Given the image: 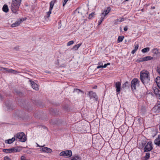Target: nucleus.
<instances>
[{
  "instance_id": "f257e3e1",
  "label": "nucleus",
  "mask_w": 160,
  "mask_h": 160,
  "mask_svg": "<svg viewBox=\"0 0 160 160\" xmlns=\"http://www.w3.org/2000/svg\"><path fill=\"white\" fill-rule=\"evenodd\" d=\"M22 0H12L11 6V9L13 13L18 14L19 6L21 4Z\"/></svg>"
},
{
  "instance_id": "f03ea898",
  "label": "nucleus",
  "mask_w": 160,
  "mask_h": 160,
  "mask_svg": "<svg viewBox=\"0 0 160 160\" xmlns=\"http://www.w3.org/2000/svg\"><path fill=\"white\" fill-rule=\"evenodd\" d=\"M14 137L18 139L20 141L23 142H25L27 139L25 134L23 132L17 133Z\"/></svg>"
},
{
  "instance_id": "7ed1b4c3",
  "label": "nucleus",
  "mask_w": 160,
  "mask_h": 160,
  "mask_svg": "<svg viewBox=\"0 0 160 160\" xmlns=\"http://www.w3.org/2000/svg\"><path fill=\"white\" fill-rule=\"evenodd\" d=\"M139 81L136 78H134L131 82V88L132 90H136L139 86Z\"/></svg>"
},
{
  "instance_id": "20e7f679",
  "label": "nucleus",
  "mask_w": 160,
  "mask_h": 160,
  "mask_svg": "<svg viewBox=\"0 0 160 160\" xmlns=\"http://www.w3.org/2000/svg\"><path fill=\"white\" fill-rule=\"evenodd\" d=\"M140 78L141 80L143 83L146 81H147L149 79L148 73L141 72L140 75Z\"/></svg>"
},
{
  "instance_id": "39448f33",
  "label": "nucleus",
  "mask_w": 160,
  "mask_h": 160,
  "mask_svg": "<svg viewBox=\"0 0 160 160\" xmlns=\"http://www.w3.org/2000/svg\"><path fill=\"white\" fill-rule=\"evenodd\" d=\"M153 148V145L152 142L150 141L148 142L144 148V152H147L151 151Z\"/></svg>"
},
{
  "instance_id": "423d86ee",
  "label": "nucleus",
  "mask_w": 160,
  "mask_h": 160,
  "mask_svg": "<svg viewBox=\"0 0 160 160\" xmlns=\"http://www.w3.org/2000/svg\"><path fill=\"white\" fill-rule=\"evenodd\" d=\"M3 151V152L7 153H11L19 152L20 151V150L16 148H11L4 149Z\"/></svg>"
},
{
  "instance_id": "0eeeda50",
  "label": "nucleus",
  "mask_w": 160,
  "mask_h": 160,
  "mask_svg": "<svg viewBox=\"0 0 160 160\" xmlns=\"http://www.w3.org/2000/svg\"><path fill=\"white\" fill-rule=\"evenodd\" d=\"M72 155V152L71 150H67L62 151L60 152V155L62 156H66L67 157H70Z\"/></svg>"
},
{
  "instance_id": "6e6552de",
  "label": "nucleus",
  "mask_w": 160,
  "mask_h": 160,
  "mask_svg": "<svg viewBox=\"0 0 160 160\" xmlns=\"http://www.w3.org/2000/svg\"><path fill=\"white\" fill-rule=\"evenodd\" d=\"M111 10V8L110 7H108L106 9L104 10L103 11V12L101 14V15H103V16L106 18V15H107L110 12Z\"/></svg>"
},
{
  "instance_id": "1a4fd4ad",
  "label": "nucleus",
  "mask_w": 160,
  "mask_h": 160,
  "mask_svg": "<svg viewBox=\"0 0 160 160\" xmlns=\"http://www.w3.org/2000/svg\"><path fill=\"white\" fill-rule=\"evenodd\" d=\"M121 82H117L115 83V87L116 88V91L118 93L120 92L121 91Z\"/></svg>"
},
{
  "instance_id": "9d476101",
  "label": "nucleus",
  "mask_w": 160,
  "mask_h": 160,
  "mask_svg": "<svg viewBox=\"0 0 160 160\" xmlns=\"http://www.w3.org/2000/svg\"><path fill=\"white\" fill-rule=\"evenodd\" d=\"M31 86L32 88L36 90H38V85L35 83L34 81H30Z\"/></svg>"
},
{
  "instance_id": "9b49d317",
  "label": "nucleus",
  "mask_w": 160,
  "mask_h": 160,
  "mask_svg": "<svg viewBox=\"0 0 160 160\" xmlns=\"http://www.w3.org/2000/svg\"><path fill=\"white\" fill-rule=\"evenodd\" d=\"M22 20L20 19L19 20L16 21L15 22L12 24L11 26L12 27H15L18 26L22 22Z\"/></svg>"
},
{
  "instance_id": "f8f14e48",
  "label": "nucleus",
  "mask_w": 160,
  "mask_h": 160,
  "mask_svg": "<svg viewBox=\"0 0 160 160\" xmlns=\"http://www.w3.org/2000/svg\"><path fill=\"white\" fill-rule=\"evenodd\" d=\"M154 144L158 146H160V135L154 140Z\"/></svg>"
},
{
  "instance_id": "ddd939ff",
  "label": "nucleus",
  "mask_w": 160,
  "mask_h": 160,
  "mask_svg": "<svg viewBox=\"0 0 160 160\" xmlns=\"http://www.w3.org/2000/svg\"><path fill=\"white\" fill-rule=\"evenodd\" d=\"M41 151L47 153L51 152H52V150L51 149L47 147L42 148L41 149Z\"/></svg>"
},
{
  "instance_id": "4468645a",
  "label": "nucleus",
  "mask_w": 160,
  "mask_h": 160,
  "mask_svg": "<svg viewBox=\"0 0 160 160\" xmlns=\"http://www.w3.org/2000/svg\"><path fill=\"white\" fill-rule=\"evenodd\" d=\"M88 95H89L90 98H96L97 97L96 93L95 92H93L92 91H90L89 92Z\"/></svg>"
},
{
  "instance_id": "2eb2a0df",
  "label": "nucleus",
  "mask_w": 160,
  "mask_h": 160,
  "mask_svg": "<svg viewBox=\"0 0 160 160\" xmlns=\"http://www.w3.org/2000/svg\"><path fill=\"white\" fill-rule=\"evenodd\" d=\"M154 109L157 112L160 111V102H158L156 105L154 107Z\"/></svg>"
},
{
  "instance_id": "dca6fc26",
  "label": "nucleus",
  "mask_w": 160,
  "mask_h": 160,
  "mask_svg": "<svg viewBox=\"0 0 160 160\" xmlns=\"http://www.w3.org/2000/svg\"><path fill=\"white\" fill-rule=\"evenodd\" d=\"M15 140V138L14 137H13L11 139H9L8 140H6L5 142L6 143L10 144L12 143Z\"/></svg>"
},
{
  "instance_id": "f3484780",
  "label": "nucleus",
  "mask_w": 160,
  "mask_h": 160,
  "mask_svg": "<svg viewBox=\"0 0 160 160\" xmlns=\"http://www.w3.org/2000/svg\"><path fill=\"white\" fill-rule=\"evenodd\" d=\"M5 70L9 73L16 74V73L18 72L17 71L12 69H9L8 68H5Z\"/></svg>"
},
{
  "instance_id": "a211bd4d",
  "label": "nucleus",
  "mask_w": 160,
  "mask_h": 160,
  "mask_svg": "<svg viewBox=\"0 0 160 160\" xmlns=\"http://www.w3.org/2000/svg\"><path fill=\"white\" fill-rule=\"evenodd\" d=\"M2 9L3 11L5 12H8L9 9L8 5L6 4L4 5Z\"/></svg>"
},
{
  "instance_id": "6ab92c4d",
  "label": "nucleus",
  "mask_w": 160,
  "mask_h": 160,
  "mask_svg": "<svg viewBox=\"0 0 160 160\" xmlns=\"http://www.w3.org/2000/svg\"><path fill=\"white\" fill-rule=\"evenodd\" d=\"M156 82L157 86L160 89V77H158L156 78Z\"/></svg>"
},
{
  "instance_id": "aec40b11",
  "label": "nucleus",
  "mask_w": 160,
  "mask_h": 160,
  "mask_svg": "<svg viewBox=\"0 0 160 160\" xmlns=\"http://www.w3.org/2000/svg\"><path fill=\"white\" fill-rule=\"evenodd\" d=\"M82 44V43H79L76 45H74L72 49L75 50H77L78 49V48L80 47L81 45Z\"/></svg>"
},
{
  "instance_id": "412c9836",
  "label": "nucleus",
  "mask_w": 160,
  "mask_h": 160,
  "mask_svg": "<svg viewBox=\"0 0 160 160\" xmlns=\"http://www.w3.org/2000/svg\"><path fill=\"white\" fill-rule=\"evenodd\" d=\"M105 18H106L103 16V15H101V18L98 21V25H100L102 23V22L103 21L104 19Z\"/></svg>"
},
{
  "instance_id": "4be33fe9",
  "label": "nucleus",
  "mask_w": 160,
  "mask_h": 160,
  "mask_svg": "<svg viewBox=\"0 0 160 160\" xmlns=\"http://www.w3.org/2000/svg\"><path fill=\"white\" fill-rule=\"evenodd\" d=\"M150 48H146L142 49V52L144 53L148 52L149 51Z\"/></svg>"
},
{
  "instance_id": "5701e85b",
  "label": "nucleus",
  "mask_w": 160,
  "mask_h": 160,
  "mask_svg": "<svg viewBox=\"0 0 160 160\" xmlns=\"http://www.w3.org/2000/svg\"><path fill=\"white\" fill-rule=\"evenodd\" d=\"M104 65L102 62H99L98 63V66H97V68L99 69L101 68H104Z\"/></svg>"
},
{
  "instance_id": "b1692460",
  "label": "nucleus",
  "mask_w": 160,
  "mask_h": 160,
  "mask_svg": "<svg viewBox=\"0 0 160 160\" xmlns=\"http://www.w3.org/2000/svg\"><path fill=\"white\" fill-rule=\"evenodd\" d=\"M152 51L153 53L157 54L158 52L159 49L157 48H155L152 49Z\"/></svg>"
},
{
  "instance_id": "393cba45",
  "label": "nucleus",
  "mask_w": 160,
  "mask_h": 160,
  "mask_svg": "<svg viewBox=\"0 0 160 160\" xmlns=\"http://www.w3.org/2000/svg\"><path fill=\"white\" fill-rule=\"evenodd\" d=\"M153 59V58L150 56H147L143 58L142 60H151Z\"/></svg>"
},
{
  "instance_id": "a878e982",
  "label": "nucleus",
  "mask_w": 160,
  "mask_h": 160,
  "mask_svg": "<svg viewBox=\"0 0 160 160\" xmlns=\"http://www.w3.org/2000/svg\"><path fill=\"white\" fill-rule=\"evenodd\" d=\"M124 38V37L123 36H119L118 37V42H122Z\"/></svg>"
},
{
  "instance_id": "bb28decb",
  "label": "nucleus",
  "mask_w": 160,
  "mask_h": 160,
  "mask_svg": "<svg viewBox=\"0 0 160 160\" xmlns=\"http://www.w3.org/2000/svg\"><path fill=\"white\" fill-rule=\"evenodd\" d=\"M134 49L136 50V51L138 50L139 47V44L138 43L135 42L134 45Z\"/></svg>"
},
{
  "instance_id": "cd10ccee",
  "label": "nucleus",
  "mask_w": 160,
  "mask_h": 160,
  "mask_svg": "<svg viewBox=\"0 0 160 160\" xmlns=\"http://www.w3.org/2000/svg\"><path fill=\"white\" fill-rule=\"evenodd\" d=\"M54 5V2L52 1H51L50 3V7H49V9L52 10L53 8V7Z\"/></svg>"
},
{
  "instance_id": "c85d7f7f",
  "label": "nucleus",
  "mask_w": 160,
  "mask_h": 160,
  "mask_svg": "<svg viewBox=\"0 0 160 160\" xmlns=\"http://www.w3.org/2000/svg\"><path fill=\"white\" fill-rule=\"evenodd\" d=\"M52 10L49 9V11L47 12V14H46L47 15L46 16H45V17H47L48 18H49L50 16V14L51 13Z\"/></svg>"
},
{
  "instance_id": "c756f323",
  "label": "nucleus",
  "mask_w": 160,
  "mask_h": 160,
  "mask_svg": "<svg viewBox=\"0 0 160 160\" xmlns=\"http://www.w3.org/2000/svg\"><path fill=\"white\" fill-rule=\"evenodd\" d=\"M81 158L78 156H75L71 160H81Z\"/></svg>"
},
{
  "instance_id": "7c9ffc66",
  "label": "nucleus",
  "mask_w": 160,
  "mask_h": 160,
  "mask_svg": "<svg viewBox=\"0 0 160 160\" xmlns=\"http://www.w3.org/2000/svg\"><path fill=\"white\" fill-rule=\"evenodd\" d=\"M150 157V153L149 152H147L145 156H144L145 159L147 160Z\"/></svg>"
},
{
  "instance_id": "2f4dec72",
  "label": "nucleus",
  "mask_w": 160,
  "mask_h": 160,
  "mask_svg": "<svg viewBox=\"0 0 160 160\" xmlns=\"http://www.w3.org/2000/svg\"><path fill=\"white\" fill-rule=\"evenodd\" d=\"M74 43V42L72 40L68 42L67 44V46H70L72 44H73Z\"/></svg>"
},
{
  "instance_id": "473e14b6",
  "label": "nucleus",
  "mask_w": 160,
  "mask_h": 160,
  "mask_svg": "<svg viewBox=\"0 0 160 160\" xmlns=\"http://www.w3.org/2000/svg\"><path fill=\"white\" fill-rule=\"evenodd\" d=\"M157 72L160 74V65H158L157 66Z\"/></svg>"
},
{
  "instance_id": "72a5a7b5",
  "label": "nucleus",
  "mask_w": 160,
  "mask_h": 160,
  "mask_svg": "<svg viewBox=\"0 0 160 160\" xmlns=\"http://www.w3.org/2000/svg\"><path fill=\"white\" fill-rule=\"evenodd\" d=\"M124 20V19L123 18H120L119 19H117V21H119V22H122Z\"/></svg>"
},
{
  "instance_id": "f704fd0d",
  "label": "nucleus",
  "mask_w": 160,
  "mask_h": 160,
  "mask_svg": "<svg viewBox=\"0 0 160 160\" xmlns=\"http://www.w3.org/2000/svg\"><path fill=\"white\" fill-rule=\"evenodd\" d=\"M94 15V13L92 12L90 14H89V19H91L93 16Z\"/></svg>"
},
{
  "instance_id": "c9c22d12",
  "label": "nucleus",
  "mask_w": 160,
  "mask_h": 160,
  "mask_svg": "<svg viewBox=\"0 0 160 160\" xmlns=\"http://www.w3.org/2000/svg\"><path fill=\"white\" fill-rule=\"evenodd\" d=\"M128 84V82H126L122 85L123 88H125L126 87L127 85Z\"/></svg>"
},
{
  "instance_id": "e433bc0d",
  "label": "nucleus",
  "mask_w": 160,
  "mask_h": 160,
  "mask_svg": "<svg viewBox=\"0 0 160 160\" xmlns=\"http://www.w3.org/2000/svg\"><path fill=\"white\" fill-rule=\"evenodd\" d=\"M4 160H10V158L8 156H6L4 158Z\"/></svg>"
},
{
  "instance_id": "4c0bfd02",
  "label": "nucleus",
  "mask_w": 160,
  "mask_h": 160,
  "mask_svg": "<svg viewBox=\"0 0 160 160\" xmlns=\"http://www.w3.org/2000/svg\"><path fill=\"white\" fill-rule=\"evenodd\" d=\"M110 65V63H107V64H105L104 65V67H103V68H105L106 67L108 66V65Z\"/></svg>"
},
{
  "instance_id": "58836bf2",
  "label": "nucleus",
  "mask_w": 160,
  "mask_h": 160,
  "mask_svg": "<svg viewBox=\"0 0 160 160\" xmlns=\"http://www.w3.org/2000/svg\"><path fill=\"white\" fill-rule=\"evenodd\" d=\"M128 30V27L127 26H125L124 28V30L125 31H127Z\"/></svg>"
},
{
  "instance_id": "ea45409f",
  "label": "nucleus",
  "mask_w": 160,
  "mask_h": 160,
  "mask_svg": "<svg viewBox=\"0 0 160 160\" xmlns=\"http://www.w3.org/2000/svg\"><path fill=\"white\" fill-rule=\"evenodd\" d=\"M74 91L75 92H80V91H80L79 89H75L74 90Z\"/></svg>"
},
{
  "instance_id": "a19ab883",
  "label": "nucleus",
  "mask_w": 160,
  "mask_h": 160,
  "mask_svg": "<svg viewBox=\"0 0 160 160\" xmlns=\"http://www.w3.org/2000/svg\"><path fill=\"white\" fill-rule=\"evenodd\" d=\"M136 51V50H135L134 49H133L131 53L132 54H134Z\"/></svg>"
},
{
  "instance_id": "79ce46f5",
  "label": "nucleus",
  "mask_w": 160,
  "mask_h": 160,
  "mask_svg": "<svg viewBox=\"0 0 160 160\" xmlns=\"http://www.w3.org/2000/svg\"><path fill=\"white\" fill-rule=\"evenodd\" d=\"M38 145V146L39 147H42V146H40L39 145H38Z\"/></svg>"
},
{
  "instance_id": "37998d69",
  "label": "nucleus",
  "mask_w": 160,
  "mask_h": 160,
  "mask_svg": "<svg viewBox=\"0 0 160 160\" xmlns=\"http://www.w3.org/2000/svg\"><path fill=\"white\" fill-rule=\"evenodd\" d=\"M97 86H95V87L93 88H97Z\"/></svg>"
},
{
  "instance_id": "c03bdc74",
  "label": "nucleus",
  "mask_w": 160,
  "mask_h": 160,
  "mask_svg": "<svg viewBox=\"0 0 160 160\" xmlns=\"http://www.w3.org/2000/svg\"><path fill=\"white\" fill-rule=\"evenodd\" d=\"M159 130L160 131V125L159 126Z\"/></svg>"
},
{
  "instance_id": "a18cd8bd",
  "label": "nucleus",
  "mask_w": 160,
  "mask_h": 160,
  "mask_svg": "<svg viewBox=\"0 0 160 160\" xmlns=\"http://www.w3.org/2000/svg\"><path fill=\"white\" fill-rule=\"evenodd\" d=\"M154 92H155V94H157L158 93H156V92H155V90H154Z\"/></svg>"
},
{
  "instance_id": "49530a36",
  "label": "nucleus",
  "mask_w": 160,
  "mask_h": 160,
  "mask_svg": "<svg viewBox=\"0 0 160 160\" xmlns=\"http://www.w3.org/2000/svg\"><path fill=\"white\" fill-rule=\"evenodd\" d=\"M156 90L157 91H158V89H157Z\"/></svg>"
},
{
  "instance_id": "de8ad7c7",
  "label": "nucleus",
  "mask_w": 160,
  "mask_h": 160,
  "mask_svg": "<svg viewBox=\"0 0 160 160\" xmlns=\"http://www.w3.org/2000/svg\"><path fill=\"white\" fill-rule=\"evenodd\" d=\"M125 1H128L129 0H125Z\"/></svg>"
},
{
  "instance_id": "09e8293b",
  "label": "nucleus",
  "mask_w": 160,
  "mask_h": 160,
  "mask_svg": "<svg viewBox=\"0 0 160 160\" xmlns=\"http://www.w3.org/2000/svg\"><path fill=\"white\" fill-rule=\"evenodd\" d=\"M142 61V60H141V61Z\"/></svg>"
}]
</instances>
